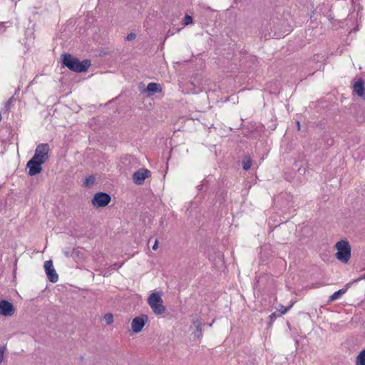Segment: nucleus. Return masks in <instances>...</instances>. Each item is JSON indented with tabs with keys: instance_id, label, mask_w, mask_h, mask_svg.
<instances>
[{
	"instance_id": "f257e3e1",
	"label": "nucleus",
	"mask_w": 365,
	"mask_h": 365,
	"mask_svg": "<svg viewBox=\"0 0 365 365\" xmlns=\"http://www.w3.org/2000/svg\"><path fill=\"white\" fill-rule=\"evenodd\" d=\"M62 63L63 66L69 70L78 73L86 71L91 66L89 60L79 61L76 57L73 56L70 53H64L62 55Z\"/></svg>"
},
{
	"instance_id": "f03ea898",
	"label": "nucleus",
	"mask_w": 365,
	"mask_h": 365,
	"mask_svg": "<svg viewBox=\"0 0 365 365\" xmlns=\"http://www.w3.org/2000/svg\"><path fill=\"white\" fill-rule=\"evenodd\" d=\"M148 304L156 315H160L166 310L165 307L163 305L160 292H156L150 294L148 298Z\"/></svg>"
},
{
	"instance_id": "7ed1b4c3",
	"label": "nucleus",
	"mask_w": 365,
	"mask_h": 365,
	"mask_svg": "<svg viewBox=\"0 0 365 365\" xmlns=\"http://www.w3.org/2000/svg\"><path fill=\"white\" fill-rule=\"evenodd\" d=\"M337 250L336 257L341 262L346 263L351 257V247L346 240H341L335 245Z\"/></svg>"
},
{
	"instance_id": "20e7f679",
	"label": "nucleus",
	"mask_w": 365,
	"mask_h": 365,
	"mask_svg": "<svg viewBox=\"0 0 365 365\" xmlns=\"http://www.w3.org/2000/svg\"><path fill=\"white\" fill-rule=\"evenodd\" d=\"M49 150L50 148L48 144L40 143L36 146L34 155L32 158L43 164L49 158Z\"/></svg>"
},
{
	"instance_id": "39448f33",
	"label": "nucleus",
	"mask_w": 365,
	"mask_h": 365,
	"mask_svg": "<svg viewBox=\"0 0 365 365\" xmlns=\"http://www.w3.org/2000/svg\"><path fill=\"white\" fill-rule=\"evenodd\" d=\"M110 196L106 192H98L92 199V204L95 207H106L110 202Z\"/></svg>"
},
{
	"instance_id": "423d86ee",
	"label": "nucleus",
	"mask_w": 365,
	"mask_h": 365,
	"mask_svg": "<svg viewBox=\"0 0 365 365\" xmlns=\"http://www.w3.org/2000/svg\"><path fill=\"white\" fill-rule=\"evenodd\" d=\"M147 315L143 314L140 317H135L131 322V329L134 333H139L148 322Z\"/></svg>"
},
{
	"instance_id": "0eeeda50",
	"label": "nucleus",
	"mask_w": 365,
	"mask_h": 365,
	"mask_svg": "<svg viewBox=\"0 0 365 365\" xmlns=\"http://www.w3.org/2000/svg\"><path fill=\"white\" fill-rule=\"evenodd\" d=\"M151 173L146 168H140L133 175V180L136 185H142L145 180L149 178Z\"/></svg>"
},
{
	"instance_id": "6e6552de",
	"label": "nucleus",
	"mask_w": 365,
	"mask_h": 365,
	"mask_svg": "<svg viewBox=\"0 0 365 365\" xmlns=\"http://www.w3.org/2000/svg\"><path fill=\"white\" fill-rule=\"evenodd\" d=\"M44 269L48 280L51 282H56L58 279V275L53 267L51 260H47L44 262Z\"/></svg>"
},
{
	"instance_id": "1a4fd4ad",
	"label": "nucleus",
	"mask_w": 365,
	"mask_h": 365,
	"mask_svg": "<svg viewBox=\"0 0 365 365\" xmlns=\"http://www.w3.org/2000/svg\"><path fill=\"white\" fill-rule=\"evenodd\" d=\"M42 163L31 158L26 164V168L29 169V175L34 176L42 171Z\"/></svg>"
},
{
	"instance_id": "9d476101",
	"label": "nucleus",
	"mask_w": 365,
	"mask_h": 365,
	"mask_svg": "<svg viewBox=\"0 0 365 365\" xmlns=\"http://www.w3.org/2000/svg\"><path fill=\"white\" fill-rule=\"evenodd\" d=\"M14 307L11 302L5 299L0 301V315L11 317L14 314Z\"/></svg>"
},
{
	"instance_id": "9b49d317",
	"label": "nucleus",
	"mask_w": 365,
	"mask_h": 365,
	"mask_svg": "<svg viewBox=\"0 0 365 365\" xmlns=\"http://www.w3.org/2000/svg\"><path fill=\"white\" fill-rule=\"evenodd\" d=\"M192 323L195 329L193 331V335L195 338L201 339L202 337V327L204 325L202 319L200 317H195Z\"/></svg>"
},
{
	"instance_id": "f8f14e48",
	"label": "nucleus",
	"mask_w": 365,
	"mask_h": 365,
	"mask_svg": "<svg viewBox=\"0 0 365 365\" xmlns=\"http://www.w3.org/2000/svg\"><path fill=\"white\" fill-rule=\"evenodd\" d=\"M353 91L361 98L365 101V87L364 82L361 78L353 86Z\"/></svg>"
},
{
	"instance_id": "ddd939ff",
	"label": "nucleus",
	"mask_w": 365,
	"mask_h": 365,
	"mask_svg": "<svg viewBox=\"0 0 365 365\" xmlns=\"http://www.w3.org/2000/svg\"><path fill=\"white\" fill-rule=\"evenodd\" d=\"M349 287H347L346 285V287L344 288V289H341L336 292H335L334 294H332L329 298V302H334L338 299H339L344 293H346V292L347 291L348 288Z\"/></svg>"
},
{
	"instance_id": "4468645a",
	"label": "nucleus",
	"mask_w": 365,
	"mask_h": 365,
	"mask_svg": "<svg viewBox=\"0 0 365 365\" xmlns=\"http://www.w3.org/2000/svg\"><path fill=\"white\" fill-rule=\"evenodd\" d=\"M146 90L150 94L161 92V88L160 85L156 83H149Z\"/></svg>"
},
{
	"instance_id": "2eb2a0df",
	"label": "nucleus",
	"mask_w": 365,
	"mask_h": 365,
	"mask_svg": "<svg viewBox=\"0 0 365 365\" xmlns=\"http://www.w3.org/2000/svg\"><path fill=\"white\" fill-rule=\"evenodd\" d=\"M356 365H365V349L361 351L356 359Z\"/></svg>"
},
{
	"instance_id": "dca6fc26",
	"label": "nucleus",
	"mask_w": 365,
	"mask_h": 365,
	"mask_svg": "<svg viewBox=\"0 0 365 365\" xmlns=\"http://www.w3.org/2000/svg\"><path fill=\"white\" fill-rule=\"evenodd\" d=\"M252 165V160L249 156H245L242 160V168L245 170L250 169Z\"/></svg>"
},
{
	"instance_id": "f3484780",
	"label": "nucleus",
	"mask_w": 365,
	"mask_h": 365,
	"mask_svg": "<svg viewBox=\"0 0 365 365\" xmlns=\"http://www.w3.org/2000/svg\"><path fill=\"white\" fill-rule=\"evenodd\" d=\"M95 182V178L92 175L88 176L86 178V180L84 182V184L86 186H90L93 185Z\"/></svg>"
},
{
	"instance_id": "a211bd4d",
	"label": "nucleus",
	"mask_w": 365,
	"mask_h": 365,
	"mask_svg": "<svg viewBox=\"0 0 365 365\" xmlns=\"http://www.w3.org/2000/svg\"><path fill=\"white\" fill-rule=\"evenodd\" d=\"M104 319L107 324H111L113 322V317L111 314H105Z\"/></svg>"
},
{
	"instance_id": "6ab92c4d",
	"label": "nucleus",
	"mask_w": 365,
	"mask_h": 365,
	"mask_svg": "<svg viewBox=\"0 0 365 365\" xmlns=\"http://www.w3.org/2000/svg\"><path fill=\"white\" fill-rule=\"evenodd\" d=\"M192 23V17L188 14H186L184 19V26H187Z\"/></svg>"
},
{
	"instance_id": "aec40b11",
	"label": "nucleus",
	"mask_w": 365,
	"mask_h": 365,
	"mask_svg": "<svg viewBox=\"0 0 365 365\" xmlns=\"http://www.w3.org/2000/svg\"><path fill=\"white\" fill-rule=\"evenodd\" d=\"M292 307V304L289 305V307H284L283 305H280V308L279 309V311L282 314H286L290 308Z\"/></svg>"
},
{
	"instance_id": "412c9836",
	"label": "nucleus",
	"mask_w": 365,
	"mask_h": 365,
	"mask_svg": "<svg viewBox=\"0 0 365 365\" xmlns=\"http://www.w3.org/2000/svg\"><path fill=\"white\" fill-rule=\"evenodd\" d=\"M5 347L1 346L0 347V364H1L4 359V353H5Z\"/></svg>"
},
{
	"instance_id": "4be33fe9",
	"label": "nucleus",
	"mask_w": 365,
	"mask_h": 365,
	"mask_svg": "<svg viewBox=\"0 0 365 365\" xmlns=\"http://www.w3.org/2000/svg\"><path fill=\"white\" fill-rule=\"evenodd\" d=\"M362 279H365V274L361 275V277H359L358 279H354V280H353V281H351V282H350L347 283V284H346V286H347V287H350V285H351V284H352L353 283L356 282H359V281L362 280Z\"/></svg>"
},
{
	"instance_id": "5701e85b",
	"label": "nucleus",
	"mask_w": 365,
	"mask_h": 365,
	"mask_svg": "<svg viewBox=\"0 0 365 365\" xmlns=\"http://www.w3.org/2000/svg\"><path fill=\"white\" fill-rule=\"evenodd\" d=\"M136 38V34H134V33H130L129 34H128V36H126L125 39L127 41H133L134 40L135 38Z\"/></svg>"
},
{
	"instance_id": "b1692460",
	"label": "nucleus",
	"mask_w": 365,
	"mask_h": 365,
	"mask_svg": "<svg viewBox=\"0 0 365 365\" xmlns=\"http://www.w3.org/2000/svg\"><path fill=\"white\" fill-rule=\"evenodd\" d=\"M13 99H14V98H13V97H11V98H10L7 101V102L6 103V106H5V107H6V108H9V107H10V106H11V103L13 102Z\"/></svg>"
},
{
	"instance_id": "393cba45",
	"label": "nucleus",
	"mask_w": 365,
	"mask_h": 365,
	"mask_svg": "<svg viewBox=\"0 0 365 365\" xmlns=\"http://www.w3.org/2000/svg\"><path fill=\"white\" fill-rule=\"evenodd\" d=\"M158 247V241L157 240H155V243L153 245V246L152 247V249L153 250H156Z\"/></svg>"
},
{
	"instance_id": "a878e982",
	"label": "nucleus",
	"mask_w": 365,
	"mask_h": 365,
	"mask_svg": "<svg viewBox=\"0 0 365 365\" xmlns=\"http://www.w3.org/2000/svg\"><path fill=\"white\" fill-rule=\"evenodd\" d=\"M113 269H116V267H117V264H113Z\"/></svg>"
},
{
	"instance_id": "bb28decb",
	"label": "nucleus",
	"mask_w": 365,
	"mask_h": 365,
	"mask_svg": "<svg viewBox=\"0 0 365 365\" xmlns=\"http://www.w3.org/2000/svg\"><path fill=\"white\" fill-rule=\"evenodd\" d=\"M274 314H272L270 315V317H271V318H274Z\"/></svg>"
},
{
	"instance_id": "cd10ccee",
	"label": "nucleus",
	"mask_w": 365,
	"mask_h": 365,
	"mask_svg": "<svg viewBox=\"0 0 365 365\" xmlns=\"http://www.w3.org/2000/svg\"><path fill=\"white\" fill-rule=\"evenodd\" d=\"M1 118H2V117H1V115L0 114V121L1 120Z\"/></svg>"
}]
</instances>
